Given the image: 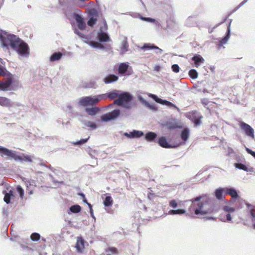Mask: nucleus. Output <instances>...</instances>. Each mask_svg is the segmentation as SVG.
Returning <instances> with one entry per match:
<instances>
[{"label": "nucleus", "instance_id": "nucleus-49", "mask_svg": "<svg viewBox=\"0 0 255 255\" xmlns=\"http://www.w3.org/2000/svg\"><path fill=\"white\" fill-rule=\"evenodd\" d=\"M151 97L157 103H162V100L159 98H158L155 95H151Z\"/></svg>", "mask_w": 255, "mask_h": 255}, {"label": "nucleus", "instance_id": "nucleus-55", "mask_svg": "<svg viewBox=\"0 0 255 255\" xmlns=\"http://www.w3.org/2000/svg\"><path fill=\"white\" fill-rule=\"evenodd\" d=\"M247 1V0H244L243 1H242L240 4L239 5V6H241L242 5H243V4H244Z\"/></svg>", "mask_w": 255, "mask_h": 255}, {"label": "nucleus", "instance_id": "nucleus-9", "mask_svg": "<svg viewBox=\"0 0 255 255\" xmlns=\"http://www.w3.org/2000/svg\"><path fill=\"white\" fill-rule=\"evenodd\" d=\"M15 153L12 150L0 146V155L1 156L5 155L14 159V157H15Z\"/></svg>", "mask_w": 255, "mask_h": 255}, {"label": "nucleus", "instance_id": "nucleus-52", "mask_svg": "<svg viewBox=\"0 0 255 255\" xmlns=\"http://www.w3.org/2000/svg\"><path fill=\"white\" fill-rule=\"evenodd\" d=\"M251 215L253 217L252 222H255V211L254 209H252L250 211Z\"/></svg>", "mask_w": 255, "mask_h": 255}, {"label": "nucleus", "instance_id": "nucleus-17", "mask_svg": "<svg viewBox=\"0 0 255 255\" xmlns=\"http://www.w3.org/2000/svg\"><path fill=\"white\" fill-rule=\"evenodd\" d=\"M15 156L14 159L15 160H20V161H25L27 162H32V160L31 157L28 155L22 154V156L18 155L15 154Z\"/></svg>", "mask_w": 255, "mask_h": 255}, {"label": "nucleus", "instance_id": "nucleus-14", "mask_svg": "<svg viewBox=\"0 0 255 255\" xmlns=\"http://www.w3.org/2000/svg\"><path fill=\"white\" fill-rule=\"evenodd\" d=\"M75 19L78 23V26L81 30H83L86 27V24L84 22L83 18L78 14L75 15Z\"/></svg>", "mask_w": 255, "mask_h": 255}, {"label": "nucleus", "instance_id": "nucleus-60", "mask_svg": "<svg viewBox=\"0 0 255 255\" xmlns=\"http://www.w3.org/2000/svg\"><path fill=\"white\" fill-rule=\"evenodd\" d=\"M79 6H80V7H83V6H84V4H80V5H79Z\"/></svg>", "mask_w": 255, "mask_h": 255}, {"label": "nucleus", "instance_id": "nucleus-27", "mask_svg": "<svg viewBox=\"0 0 255 255\" xmlns=\"http://www.w3.org/2000/svg\"><path fill=\"white\" fill-rule=\"evenodd\" d=\"M113 203V200L112 197L110 196H106L105 198L103 204L106 207L111 206Z\"/></svg>", "mask_w": 255, "mask_h": 255}, {"label": "nucleus", "instance_id": "nucleus-15", "mask_svg": "<svg viewBox=\"0 0 255 255\" xmlns=\"http://www.w3.org/2000/svg\"><path fill=\"white\" fill-rule=\"evenodd\" d=\"M141 49H155L157 51H155L156 53H162V50L159 47L154 46L153 44L148 43V44H145L142 47H141Z\"/></svg>", "mask_w": 255, "mask_h": 255}, {"label": "nucleus", "instance_id": "nucleus-38", "mask_svg": "<svg viewBox=\"0 0 255 255\" xmlns=\"http://www.w3.org/2000/svg\"><path fill=\"white\" fill-rule=\"evenodd\" d=\"M40 238V236L38 233H34L30 236V239L33 241H38Z\"/></svg>", "mask_w": 255, "mask_h": 255}, {"label": "nucleus", "instance_id": "nucleus-32", "mask_svg": "<svg viewBox=\"0 0 255 255\" xmlns=\"http://www.w3.org/2000/svg\"><path fill=\"white\" fill-rule=\"evenodd\" d=\"M70 210L72 213H79L81 211V208L80 206H79L78 205H75L72 206L70 208Z\"/></svg>", "mask_w": 255, "mask_h": 255}, {"label": "nucleus", "instance_id": "nucleus-19", "mask_svg": "<svg viewBox=\"0 0 255 255\" xmlns=\"http://www.w3.org/2000/svg\"><path fill=\"white\" fill-rule=\"evenodd\" d=\"M0 105L8 107L12 105L10 100L4 97H0Z\"/></svg>", "mask_w": 255, "mask_h": 255}, {"label": "nucleus", "instance_id": "nucleus-51", "mask_svg": "<svg viewBox=\"0 0 255 255\" xmlns=\"http://www.w3.org/2000/svg\"><path fill=\"white\" fill-rule=\"evenodd\" d=\"M83 200L84 202H85V203H86V204H88V206H89V207L90 208V211H91V215H93V209H92V206L91 204L89 203H88L87 200L86 199V198H84L83 199Z\"/></svg>", "mask_w": 255, "mask_h": 255}, {"label": "nucleus", "instance_id": "nucleus-36", "mask_svg": "<svg viewBox=\"0 0 255 255\" xmlns=\"http://www.w3.org/2000/svg\"><path fill=\"white\" fill-rule=\"evenodd\" d=\"M235 166L238 169L243 170L246 171H248V167L244 164L239 163H235Z\"/></svg>", "mask_w": 255, "mask_h": 255}, {"label": "nucleus", "instance_id": "nucleus-16", "mask_svg": "<svg viewBox=\"0 0 255 255\" xmlns=\"http://www.w3.org/2000/svg\"><path fill=\"white\" fill-rule=\"evenodd\" d=\"M158 144L160 146L164 148H171L172 146L167 142L166 138L164 136L160 137L158 141Z\"/></svg>", "mask_w": 255, "mask_h": 255}, {"label": "nucleus", "instance_id": "nucleus-44", "mask_svg": "<svg viewBox=\"0 0 255 255\" xmlns=\"http://www.w3.org/2000/svg\"><path fill=\"white\" fill-rule=\"evenodd\" d=\"M224 210L227 212H233L235 211V209L233 207H230L228 206H225L224 207Z\"/></svg>", "mask_w": 255, "mask_h": 255}, {"label": "nucleus", "instance_id": "nucleus-5", "mask_svg": "<svg viewBox=\"0 0 255 255\" xmlns=\"http://www.w3.org/2000/svg\"><path fill=\"white\" fill-rule=\"evenodd\" d=\"M101 100H102V99L99 97V95L93 97H86L81 98L79 101V103L81 105L83 106L94 105L97 104Z\"/></svg>", "mask_w": 255, "mask_h": 255}, {"label": "nucleus", "instance_id": "nucleus-2", "mask_svg": "<svg viewBox=\"0 0 255 255\" xmlns=\"http://www.w3.org/2000/svg\"><path fill=\"white\" fill-rule=\"evenodd\" d=\"M0 42L3 48L7 49L10 46L21 56L27 57L29 54L27 44L15 35L0 31Z\"/></svg>", "mask_w": 255, "mask_h": 255}, {"label": "nucleus", "instance_id": "nucleus-23", "mask_svg": "<svg viewBox=\"0 0 255 255\" xmlns=\"http://www.w3.org/2000/svg\"><path fill=\"white\" fill-rule=\"evenodd\" d=\"M157 136V134L153 132H148L146 133L145 136V138L147 141H153Z\"/></svg>", "mask_w": 255, "mask_h": 255}, {"label": "nucleus", "instance_id": "nucleus-13", "mask_svg": "<svg viewBox=\"0 0 255 255\" xmlns=\"http://www.w3.org/2000/svg\"><path fill=\"white\" fill-rule=\"evenodd\" d=\"M192 61H194L195 66L198 67L204 62V59L200 55L196 54L192 58Z\"/></svg>", "mask_w": 255, "mask_h": 255}, {"label": "nucleus", "instance_id": "nucleus-1", "mask_svg": "<svg viewBox=\"0 0 255 255\" xmlns=\"http://www.w3.org/2000/svg\"><path fill=\"white\" fill-rule=\"evenodd\" d=\"M190 201L191 204L188 211L192 216L211 214L214 210L213 200L206 194H202L192 198Z\"/></svg>", "mask_w": 255, "mask_h": 255}, {"label": "nucleus", "instance_id": "nucleus-35", "mask_svg": "<svg viewBox=\"0 0 255 255\" xmlns=\"http://www.w3.org/2000/svg\"><path fill=\"white\" fill-rule=\"evenodd\" d=\"M188 74L192 79H196L198 78V72L195 69L190 70L189 71Z\"/></svg>", "mask_w": 255, "mask_h": 255}, {"label": "nucleus", "instance_id": "nucleus-39", "mask_svg": "<svg viewBox=\"0 0 255 255\" xmlns=\"http://www.w3.org/2000/svg\"><path fill=\"white\" fill-rule=\"evenodd\" d=\"M101 120L104 122H108L113 120L111 117L110 114L109 113L104 115L101 117Z\"/></svg>", "mask_w": 255, "mask_h": 255}, {"label": "nucleus", "instance_id": "nucleus-46", "mask_svg": "<svg viewBox=\"0 0 255 255\" xmlns=\"http://www.w3.org/2000/svg\"><path fill=\"white\" fill-rule=\"evenodd\" d=\"M172 70L174 72L178 73L179 72L180 68L177 64H174L171 67Z\"/></svg>", "mask_w": 255, "mask_h": 255}, {"label": "nucleus", "instance_id": "nucleus-28", "mask_svg": "<svg viewBox=\"0 0 255 255\" xmlns=\"http://www.w3.org/2000/svg\"><path fill=\"white\" fill-rule=\"evenodd\" d=\"M99 111V109L97 107L91 108H87L86 109V111L87 113L91 116L95 115Z\"/></svg>", "mask_w": 255, "mask_h": 255}, {"label": "nucleus", "instance_id": "nucleus-22", "mask_svg": "<svg viewBox=\"0 0 255 255\" xmlns=\"http://www.w3.org/2000/svg\"><path fill=\"white\" fill-rule=\"evenodd\" d=\"M14 197V195L12 191L10 190L8 193H6L4 197V201L6 204H9L10 202V200L13 199Z\"/></svg>", "mask_w": 255, "mask_h": 255}, {"label": "nucleus", "instance_id": "nucleus-21", "mask_svg": "<svg viewBox=\"0 0 255 255\" xmlns=\"http://www.w3.org/2000/svg\"><path fill=\"white\" fill-rule=\"evenodd\" d=\"M180 136L183 141H187L189 137V129L188 128H184L181 131Z\"/></svg>", "mask_w": 255, "mask_h": 255}, {"label": "nucleus", "instance_id": "nucleus-47", "mask_svg": "<svg viewBox=\"0 0 255 255\" xmlns=\"http://www.w3.org/2000/svg\"><path fill=\"white\" fill-rule=\"evenodd\" d=\"M86 126L88 127L92 128H97V125L95 124H94L93 123H92V122H87L86 124Z\"/></svg>", "mask_w": 255, "mask_h": 255}, {"label": "nucleus", "instance_id": "nucleus-48", "mask_svg": "<svg viewBox=\"0 0 255 255\" xmlns=\"http://www.w3.org/2000/svg\"><path fill=\"white\" fill-rule=\"evenodd\" d=\"M108 251L111 252L112 254H118V250L115 247H110L108 249Z\"/></svg>", "mask_w": 255, "mask_h": 255}, {"label": "nucleus", "instance_id": "nucleus-31", "mask_svg": "<svg viewBox=\"0 0 255 255\" xmlns=\"http://www.w3.org/2000/svg\"><path fill=\"white\" fill-rule=\"evenodd\" d=\"M202 116L196 117L195 116H193L191 118V120L192 122L194 123L195 126H197L201 123V119L202 118Z\"/></svg>", "mask_w": 255, "mask_h": 255}, {"label": "nucleus", "instance_id": "nucleus-20", "mask_svg": "<svg viewBox=\"0 0 255 255\" xmlns=\"http://www.w3.org/2000/svg\"><path fill=\"white\" fill-rule=\"evenodd\" d=\"M226 195H230L233 198H237L238 194L237 191L234 188H226Z\"/></svg>", "mask_w": 255, "mask_h": 255}, {"label": "nucleus", "instance_id": "nucleus-8", "mask_svg": "<svg viewBox=\"0 0 255 255\" xmlns=\"http://www.w3.org/2000/svg\"><path fill=\"white\" fill-rule=\"evenodd\" d=\"M214 193L216 199L219 200H224L226 195V188H218L215 190Z\"/></svg>", "mask_w": 255, "mask_h": 255}, {"label": "nucleus", "instance_id": "nucleus-40", "mask_svg": "<svg viewBox=\"0 0 255 255\" xmlns=\"http://www.w3.org/2000/svg\"><path fill=\"white\" fill-rule=\"evenodd\" d=\"M221 220H223L224 222L230 221L231 220L232 218L231 215L229 213L227 214L226 215H223V214L221 215Z\"/></svg>", "mask_w": 255, "mask_h": 255}, {"label": "nucleus", "instance_id": "nucleus-11", "mask_svg": "<svg viewBox=\"0 0 255 255\" xmlns=\"http://www.w3.org/2000/svg\"><path fill=\"white\" fill-rule=\"evenodd\" d=\"M12 81H5L3 82L2 81H0V89L2 91L12 90Z\"/></svg>", "mask_w": 255, "mask_h": 255}, {"label": "nucleus", "instance_id": "nucleus-54", "mask_svg": "<svg viewBox=\"0 0 255 255\" xmlns=\"http://www.w3.org/2000/svg\"><path fill=\"white\" fill-rule=\"evenodd\" d=\"M118 79V77L115 75H112L111 76V77H109V78H106L105 79V80H117Z\"/></svg>", "mask_w": 255, "mask_h": 255}, {"label": "nucleus", "instance_id": "nucleus-6", "mask_svg": "<svg viewBox=\"0 0 255 255\" xmlns=\"http://www.w3.org/2000/svg\"><path fill=\"white\" fill-rule=\"evenodd\" d=\"M240 127L245 132L246 134L249 136L254 137V129L248 124L241 122L240 123Z\"/></svg>", "mask_w": 255, "mask_h": 255}, {"label": "nucleus", "instance_id": "nucleus-4", "mask_svg": "<svg viewBox=\"0 0 255 255\" xmlns=\"http://www.w3.org/2000/svg\"><path fill=\"white\" fill-rule=\"evenodd\" d=\"M132 99V97L130 94L128 92H124L120 94L119 98L114 101V104L129 109L130 108V102Z\"/></svg>", "mask_w": 255, "mask_h": 255}, {"label": "nucleus", "instance_id": "nucleus-10", "mask_svg": "<svg viewBox=\"0 0 255 255\" xmlns=\"http://www.w3.org/2000/svg\"><path fill=\"white\" fill-rule=\"evenodd\" d=\"M124 135L129 138H138L143 135L141 131L134 130L129 133L125 132Z\"/></svg>", "mask_w": 255, "mask_h": 255}, {"label": "nucleus", "instance_id": "nucleus-59", "mask_svg": "<svg viewBox=\"0 0 255 255\" xmlns=\"http://www.w3.org/2000/svg\"><path fill=\"white\" fill-rule=\"evenodd\" d=\"M165 103H167L168 104H169V105L171 104V103L170 102H167V101H165Z\"/></svg>", "mask_w": 255, "mask_h": 255}, {"label": "nucleus", "instance_id": "nucleus-56", "mask_svg": "<svg viewBox=\"0 0 255 255\" xmlns=\"http://www.w3.org/2000/svg\"><path fill=\"white\" fill-rule=\"evenodd\" d=\"M106 84H108L111 83L112 82H114V81H104Z\"/></svg>", "mask_w": 255, "mask_h": 255}, {"label": "nucleus", "instance_id": "nucleus-57", "mask_svg": "<svg viewBox=\"0 0 255 255\" xmlns=\"http://www.w3.org/2000/svg\"><path fill=\"white\" fill-rule=\"evenodd\" d=\"M80 195L81 196V197L83 198V199L84 198H86V197H85V195L83 193H81Z\"/></svg>", "mask_w": 255, "mask_h": 255}, {"label": "nucleus", "instance_id": "nucleus-50", "mask_svg": "<svg viewBox=\"0 0 255 255\" xmlns=\"http://www.w3.org/2000/svg\"><path fill=\"white\" fill-rule=\"evenodd\" d=\"M246 150L247 152L252 155L255 158V152L251 150V149L246 147Z\"/></svg>", "mask_w": 255, "mask_h": 255}, {"label": "nucleus", "instance_id": "nucleus-45", "mask_svg": "<svg viewBox=\"0 0 255 255\" xmlns=\"http://www.w3.org/2000/svg\"><path fill=\"white\" fill-rule=\"evenodd\" d=\"M169 205L173 208H176L177 207V203L175 200H172L169 202Z\"/></svg>", "mask_w": 255, "mask_h": 255}, {"label": "nucleus", "instance_id": "nucleus-29", "mask_svg": "<svg viewBox=\"0 0 255 255\" xmlns=\"http://www.w3.org/2000/svg\"><path fill=\"white\" fill-rule=\"evenodd\" d=\"M196 24L195 17L193 16H189L186 20V24L189 26H194Z\"/></svg>", "mask_w": 255, "mask_h": 255}, {"label": "nucleus", "instance_id": "nucleus-58", "mask_svg": "<svg viewBox=\"0 0 255 255\" xmlns=\"http://www.w3.org/2000/svg\"><path fill=\"white\" fill-rule=\"evenodd\" d=\"M253 222V225H252L253 228L254 229H255V222Z\"/></svg>", "mask_w": 255, "mask_h": 255}, {"label": "nucleus", "instance_id": "nucleus-53", "mask_svg": "<svg viewBox=\"0 0 255 255\" xmlns=\"http://www.w3.org/2000/svg\"><path fill=\"white\" fill-rule=\"evenodd\" d=\"M201 101H202V104L204 105V106L208 105L209 103L208 99H207L206 98L203 99Z\"/></svg>", "mask_w": 255, "mask_h": 255}, {"label": "nucleus", "instance_id": "nucleus-42", "mask_svg": "<svg viewBox=\"0 0 255 255\" xmlns=\"http://www.w3.org/2000/svg\"><path fill=\"white\" fill-rule=\"evenodd\" d=\"M96 22H97L96 18L91 17L88 20L87 24L89 26L92 27L94 25H95L96 23Z\"/></svg>", "mask_w": 255, "mask_h": 255}, {"label": "nucleus", "instance_id": "nucleus-34", "mask_svg": "<svg viewBox=\"0 0 255 255\" xmlns=\"http://www.w3.org/2000/svg\"><path fill=\"white\" fill-rule=\"evenodd\" d=\"M111 117L113 120L118 118L120 114V111L119 110H114L112 112L109 113Z\"/></svg>", "mask_w": 255, "mask_h": 255}, {"label": "nucleus", "instance_id": "nucleus-7", "mask_svg": "<svg viewBox=\"0 0 255 255\" xmlns=\"http://www.w3.org/2000/svg\"><path fill=\"white\" fill-rule=\"evenodd\" d=\"M120 92L118 90H114L112 91L107 94H102L99 95V97L101 98L102 99H105L107 98H109L111 100H113L116 98H118L120 95Z\"/></svg>", "mask_w": 255, "mask_h": 255}, {"label": "nucleus", "instance_id": "nucleus-37", "mask_svg": "<svg viewBox=\"0 0 255 255\" xmlns=\"http://www.w3.org/2000/svg\"><path fill=\"white\" fill-rule=\"evenodd\" d=\"M136 17L139 18L140 19H141L142 20H144V21H145L147 22H155V20L153 18H151L150 17H144L139 14H137V16H136Z\"/></svg>", "mask_w": 255, "mask_h": 255}, {"label": "nucleus", "instance_id": "nucleus-12", "mask_svg": "<svg viewBox=\"0 0 255 255\" xmlns=\"http://www.w3.org/2000/svg\"><path fill=\"white\" fill-rule=\"evenodd\" d=\"M85 241L82 237H78L76 244L77 251L81 253L85 248Z\"/></svg>", "mask_w": 255, "mask_h": 255}, {"label": "nucleus", "instance_id": "nucleus-43", "mask_svg": "<svg viewBox=\"0 0 255 255\" xmlns=\"http://www.w3.org/2000/svg\"><path fill=\"white\" fill-rule=\"evenodd\" d=\"M89 136L87 138H85V139H81V140H80L79 141H77V142H73V145H80V144H84L86 142H87V141H88V139L89 138Z\"/></svg>", "mask_w": 255, "mask_h": 255}, {"label": "nucleus", "instance_id": "nucleus-18", "mask_svg": "<svg viewBox=\"0 0 255 255\" xmlns=\"http://www.w3.org/2000/svg\"><path fill=\"white\" fill-rule=\"evenodd\" d=\"M128 45L127 37H124L120 47V52L122 54L125 53L128 50Z\"/></svg>", "mask_w": 255, "mask_h": 255}, {"label": "nucleus", "instance_id": "nucleus-33", "mask_svg": "<svg viewBox=\"0 0 255 255\" xmlns=\"http://www.w3.org/2000/svg\"><path fill=\"white\" fill-rule=\"evenodd\" d=\"M7 75L9 77L7 80H12L11 75L4 68H0V76Z\"/></svg>", "mask_w": 255, "mask_h": 255}, {"label": "nucleus", "instance_id": "nucleus-24", "mask_svg": "<svg viewBox=\"0 0 255 255\" xmlns=\"http://www.w3.org/2000/svg\"><path fill=\"white\" fill-rule=\"evenodd\" d=\"M128 68V65L127 63H122L119 65V72L121 74H125Z\"/></svg>", "mask_w": 255, "mask_h": 255}, {"label": "nucleus", "instance_id": "nucleus-26", "mask_svg": "<svg viewBox=\"0 0 255 255\" xmlns=\"http://www.w3.org/2000/svg\"><path fill=\"white\" fill-rule=\"evenodd\" d=\"M62 56L61 52H55L53 53L50 57V60L51 62H54L59 60Z\"/></svg>", "mask_w": 255, "mask_h": 255}, {"label": "nucleus", "instance_id": "nucleus-30", "mask_svg": "<svg viewBox=\"0 0 255 255\" xmlns=\"http://www.w3.org/2000/svg\"><path fill=\"white\" fill-rule=\"evenodd\" d=\"M186 213V211L183 209L171 210L168 213L170 215L182 214Z\"/></svg>", "mask_w": 255, "mask_h": 255}, {"label": "nucleus", "instance_id": "nucleus-3", "mask_svg": "<svg viewBox=\"0 0 255 255\" xmlns=\"http://www.w3.org/2000/svg\"><path fill=\"white\" fill-rule=\"evenodd\" d=\"M75 33L80 37L83 38L84 42L88 44L92 48H97L100 50L110 49L111 48L110 45L105 46L101 43L103 42H108L111 40L108 34L103 31L102 28H100L95 37L93 36L94 32L89 37L85 36L83 34L77 30H75Z\"/></svg>", "mask_w": 255, "mask_h": 255}, {"label": "nucleus", "instance_id": "nucleus-41", "mask_svg": "<svg viewBox=\"0 0 255 255\" xmlns=\"http://www.w3.org/2000/svg\"><path fill=\"white\" fill-rule=\"evenodd\" d=\"M16 189L18 193L19 194L20 197L21 199H23L24 196V190L22 187L18 185L16 187Z\"/></svg>", "mask_w": 255, "mask_h": 255}, {"label": "nucleus", "instance_id": "nucleus-25", "mask_svg": "<svg viewBox=\"0 0 255 255\" xmlns=\"http://www.w3.org/2000/svg\"><path fill=\"white\" fill-rule=\"evenodd\" d=\"M230 25H229L228 27V33L227 35L223 39H222L219 43V46L223 45L224 44H226L228 41L230 37Z\"/></svg>", "mask_w": 255, "mask_h": 255}]
</instances>
